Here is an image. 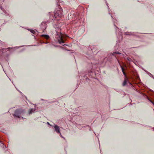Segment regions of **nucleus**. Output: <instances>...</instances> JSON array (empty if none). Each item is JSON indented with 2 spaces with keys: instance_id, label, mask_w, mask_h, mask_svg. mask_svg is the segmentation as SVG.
<instances>
[{
  "instance_id": "f257e3e1",
  "label": "nucleus",
  "mask_w": 154,
  "mask_h": 154,
  "mask_svg": "<svg viewBox=\"0 0 154 154\" xmlns=\"http://www.w3.org/2000/svg\"><path fill=\"white\" fill-rule=\"evenodd\" d=\"M19 48L17 47L11 48H0V57L2 56L3 55L6 56L10 52H12Z\"/></svg>"
},
{
  "instance_id": "f03ea898",
  "label": "nucleus",
  "mask_w": 154,
  "mask_h": 154,
  "mask_svg": "<svg viewBox=\"0 0 154 154\" xmlns=\"http://www.w3.org/2000/svg\"><path fill=\"white\" fill-rule=\"evenodd\" d=\"M61 29L59 28L56 29V34L55 35V38L57 39L58 42L63 46L66 45L64 43V41L63 39L62 34L61 33Z\"/></svg>"
},
{
  "instance_id": "7ed1b4c3",
  "label": "nucleus",
  "mask_w": 154,
  "mask_h": 154,
  "mask_svg": "<svg viewBox=\"0 0 154 154\" xmlns=\"http://www.w3.org/2000/svg\"><path fill=\"white\" fill-rule=\"evenodd\" d=\"M23 112H24V110L23 109H18L15 110L14 116L18 118H20V115L22 114Z\"/></svg>"
},
{
  "instance_id": "20e7f679",
  "label": "nucleus",
  "mask_w": 154,
  "mask_h": 154,
  "mask_svg": "<svg viewBox=\"0 0 154 154\" xmlns=\"http://www.w3.org/2000/svg\"><path fill=\"white\" fill-rule=\"evenodd\" d=\"M62 10L61 9H60L59 10L57 11L54 13V16L55 18L57 17H61L63 16V12Z\"/></svg>"
},
{
  "instance_id": "39448f33",
  "label": "nucleus",
  "mask_w": 154,
  "mask_h": 154,
  "mask_svg": "<svg viewBox=\"0 0 154 154\" xmlns=\"http://www.w3.org/2000/svg\"><path fill=\"white\" fill-rule=\"evenodd\" d=\"M121 53H120L118 52H113V53L109 54H108V56L109 57H110V58L115 57L116 58H117L118 57V56H117L118 54H121Z\"/></svg>"
},
{
  "instance_id": "423d86ee",
  "label": "nucleus",
  "mask_w": 154,
  "mask_h": 154,
  "mask_svg": "<svg viewBox=\"0 0 154 154\" xmlns=\"http://www.w3.org/2000/svg\"><path fill=\"white\" fill-rule=\"evenodd\" d=\"M54 128L56 131L58 133H60V135L61 136V134L60 132V128L57 125H56L54 126Z\"/></svg>"
},
{
  "instance_id": "0eeeda50",
  "label": "nucleus",
  "mask_w": 154,
  "mask_h": 154,
  "mask_svg": "<svg viewBox=\"0 0 154 154\" xmlns=\"http://www.w3.org/2000/svg\"><path fill=\"white\" fill-rule=\"evenodd\" d=\"M124 34L126 35H135V34L134 33V32H125V33Z\"/></svg>"
},
{
  "instance_id": "6e6552de",
  "label": "nucleus",
  "mask_w": 154,
  "mask_h": 154,
  "mask_svg": "<svg viewBox=\"0 0 154 154\" xmlns=\"http://www.w3.org/2000/svg\"><path fill=\"white\" fill-rule=\"evenodd\" d=\"M30 32L33 34H38V32L37 30H29Z\"/></svg>"
},
{
  "instance_id": "1a4fd4ad",
  "label": "nucleus",
  "mask_w": 154,
  "mask_h": 154,
  "mask_svg": "<svg viewBox=\"0 0 154 154\" xmlns=\"http://www.w3.org/2000/svg\"><path fill=\"white\" fill-rule=\"evenodd\" d=\"M41 36L46 39H48L49 38V36L47 35H42Z\"/></svg>"
},
{
  "instance_id": "9d476101",
  "label": "nucleus",
  "mask_w": 154,
  "mask_h": 154,
  "mask_svg": "<svg viewBox=\"0 0 154 154\" xmlns=\"http://www.w3.org/2000/svg\"><path fill=\"white\" fill-rule=\"evenodd\" d=\"M131 59V58H126V63L128 64H129V65L130 64V60Z\"/></svg>"
},
{
  "instance_id": "9b49d317",
  "label": "nucleus",
  "mask_w": 154,
  "mask_h": 154,
  "mask_svg": "<svg viewBox=\"0 0 154 154\" xmlns=\"http://www.w3.org/2000/svg\"><path fill=\"white\" fill-rule=\"evenodd\" d=\"M121 69H122V72L123 73V74L125 76H126V73H125V72L124 71V70H125L124 68L122 66H121Z\"/></svg>"
},
{
  "instance_id": "f8f14e48",
  "label": "nucleus",
  "mask_w": 154,
  "mask_h": 154,
  "mask_svg": "<svg viewBox=\"0 0 154 154\" xmlns=\"http://www.w3.org/2000/svg\"><path fill=\"white\" fill-rule=\"evenodd\" d=\"M127 83V80L126 79H125L122 85L123 86H125Z\"/></svg>"
},
{
  "instance_id": "ddd939ff",
  "label": "nucleus",
  "mask_w": 154,
  "mask_h": 154,
  "mask_svg": "<svg viewBox=\"0 0 154 154\" xmlns=\"http://www.w3.org/2000/svg\"><path fill=\"white\" fill-rule=\"evenodd\" d=\"M0 8H1V9L3 11L4 13H5L6 12V11L4 10V8H2V7H1L0 6Z\"/></svg>"
},
{
  "instance_id": "4468645a",
  "label": "nucleus",
  "mask_w": 154,
  "mask_h": 154,
  "mask_svg": "<svg viewBox=\"0 0 154 154\" xmlns=\"http://www.w3.org/2000/svg\"><path fill=\"white\" fill-rule=\"evenodd\" d=\"M32 112H33V109H31L30 110V111L29 112V114H30L32 113Z\"/></svg>"
},
{
  "instance_id": "2eb2a0df",
  "label": "nucleus",
  "mask_w": 154,
  "mask_h": 154,
  "mask_svg": "<svg viewBox=\"0 0 154 154\" xmlns=\"http://www.w3.org/2000/svg\"><path fill=\"white\" fill-rule=\"evenodd\" d=\"M114 25L116 26V32L117 31V30H118L119 29L118 28V27H117L116 25H115V23L114 24Z\"/></svg>"
},
{
  "instance_id": "dca6fc26",
  "label": "nucleus",
  "mask_w": 154,
  "mask_h": 154,
  "mask_svg": "<svg viewBox=\"0 0 154 154\" xmlns=\"http://www.w3.org/2000/svg\"><path fill=\"white\" fill-rule=\"evenodd\" d=\"M106 5H107V7H108V8L109 9V6H108V4L107 3L106 1Z\"/></svg>"
},
{
  "instance_id": "f3484780",
  "label": "nucleus",
  "mask_w": 154,
  "mask_h": 154,
  "mask_svg": "<svg viewBox=\"0 0 154 154\" xmlns=\"http://www.w3.org/2000/svg\"><path fill=\"white\" fill-rule=\"evenodd\" d=\"M150 102L153 104V105L154 106V103H153L152 101H150Z\"/></svg>"
},
{
  "instance_id": "a211bd4d",
  "label": "nucleus",
  "mask_w": 154,
  "mask_h": 154,
  "mask_svg": "<svg viewBox=\"0 0 154 154\" xmlns=\"http://www.w3.org/2000/svg\"><path fill=\"white\" fill-rule=\"evenodd\" d=\"M109 14H110V15L111 14H110V12H109Z\"/></svg>"
},
{
  "instance_id": "6ab92c4d",
  "label": "nucleus",
  "mask_w": 154,
  "mask_h": 154,
  "mask_svg": "<svg viewBox=\"0 0 154 154\" xmlns=\"http://www.w3.org/2000/svg\"><path fill=\"white\" fill-rule=\"evenodd\" d=\"M111 17H112V18H113V17L112 16V15H111Z\"/></svg>"
},
{
  "instance_id": "aec40b11",
  "label": "nucleus",
  "mask_w": 154,
  "mask_h": 154,
  "mask_svg": "<svg viewBox=\"0 0 154 154\" xmlns=\"http://www.w3.org/2000/svg\"><path fill=\"white\" fill-rule=\"evenodd\" d=\"M54 46L56 47V46L55 45H54Z\"/></svg>"
}]
</instances>
